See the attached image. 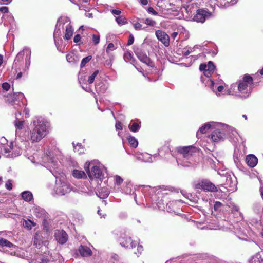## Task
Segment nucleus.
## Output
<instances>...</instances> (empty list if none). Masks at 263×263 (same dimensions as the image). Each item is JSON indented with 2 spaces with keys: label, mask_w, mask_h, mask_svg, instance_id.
<instances>
[{
  "label": "nucleus",
  "mask_w": 263,
  "mask_h": 263,
  "mask_svg": "<svg viewBox=\"0 0 263 263\" xmlns=\"http://www.w3.org/2000/svg\"><path fill=\"white\" fill-rule=\"evenodd\" d=\"M7 190L10 191L12 189V181L10 180H8L6 184H5Z\"/></svg>",
  "instance_id": "0e129e2a"
},
{
  "label": "nucleus",
  "mask_w": 263,
  "mask_h": 263,
  "mask_svg": "<svg viewBox=\"0 0 263 263\" xmlns=\"http://www.w3.org/2000/svg\"><path fill=\"white\" fill-rule=\"evenodd\" d=\"M2 87L4 90L7 91L10 89V85L9 83L5 82L2 84Z\"/></svg>",
  "instance_id": "338daca9"
},
{
  "label": "nucleus",
  "mask_w": 263,
  "mask_h": 263,
  "mask_svg": "<svg viewBox=\"0 0 263 263\" xmlns=\"http://www.w3.org/2000/svg\"><path fill=\"white\" fill-rule=\"evenodd\" d=\"M1 23H3L4 26H7V22L10 23H12L14 21V18L12 14L10 13L6 14H3L1 18Z\"/></svg>",
  "instance_id": "7c9ffc66"
},
{
  "label": "nucleus",
  "mask_w": 263,
  "mask_h": 263,
  "mask_svg": "<svg viewBox=\"0 0 263 263\" xmlns=\"http://www.w3.org/2000/svg\"><path fill=\"white\" fill-rule=\"evenodd\" d=\"M49 124L42 117H35L30 123L29 135L26 136L27 140L32 143L40 142L49 133Z\"/></svg>",
  "instance_id": "f257e3e1"
},
{
  "label": "nucleus",
  "mask_w": 263,
  "mask_h": 263,
  "mask_svg": "<svg viewBox=\"0 0 263 263\" xmlns=\"http://www.w3.org/2000/svg\"><path fill=\"white\" fill-rule=\"evenodd\" d=\"M79 251L82 256H89L92 254L91 250L89 248L82 245L79 247Z\"/></svg>",
  "instance_id": "bb28decb"
},
{
  "label": "nucleus",
  "mask_w": 263,
  "mask_h": 263,
  "mask_svg": "<svg viewBox=\"0 0 263 263\" xmlns=\"http://www.w3.org/2000/svg\"><path fill=\"white\" fill-rule=\"evenodd\" d=\"M103 58L105 60V64L110 67L112 65V61L114 59H111L109 57L106 55L105 53H103Z\"/></svg>",
  "instance_id": "603ef678"
},
{
  "label": "nucleus",
  "mask_w": 263,
  "mask_h": 263,
  "mask_svg": "<svg viewBox=\"0 0 263 263\" xmlns=\"http://www.w3.org/2000/svg\"><path fill=\"white\" fill-rule=\"evenodd\" d=\"M42 241V237L40 233L36 232L34 237V244L35 245H40V242Z\"/></svg>",
  "instance_id": "3c124183"
},
{
  "label": "nucleus",
  "mask_w": 263,
  "mask_h": 263,
  "mask_svg": "<svg viewBox=\"0 0 263 263\" xmlns=\"http://www.w3.org/2000/svg\"><path fill=\"white\" fill-rule=\"evenodd\" d=\"M72 145L75 152H77L79 154L83 153V148L81 144L78 143L75 145L74 143L73 142Z\"/></svg>",
  "instance_id": "8fccbe9b"
},
{
  "label": "nucleus",
  "mask_w": 263,
  "mask_h": 263,
  "mask_svg": "<svg viewBox=\"0 0 263 263\" xmlns=\"http://www.w3.org/2000/svg\"><path fill=\"white\" fill-rule=\"evenodd\" d=\"M119 241L122 247L126 248L132 249L136 245V243L132 240L131 237L128 236L120 237Z\"/></svg>",
  "instance_id": "a211bd4d"
},
{
  "label": "nucleus",
  "mask_w": 263,
  "mask_h": 263,
  "mask_svg": "<svg viewBox=\"0 0 263 263\" xmlns=\"http://www.w3.org/2000/svg\"><path fill=\"white\" fill-rule=\"evenodd\" d=\"M116 21L117 23V24L120 26H122L127 23V21L126 18L122 15L116 17Z\"/></svg>",
  "instance_id": "ea45409f"
},
{
  "label": "nucleus",
  "mask_w": 263,
  "mask_h": 263,
  "mask_svg": "<svg viewBox=\"0 0 263 263\" xmlns=\"http://www.w3.org/2000/svg\"><path fill=\"white\" fill-rule=\"evenodd\" d=\"M134 27L136 30H140L142 29L141 24L138 22L134 24Z\"/></svg>",
  "instance_id": "774afa93"
},
{
  "label": "nucleus",
  "mask_w": 263,
  "mask_h": 263,
  "mask_svg": "<svg viewBox=\"0 0 263 263\" xmlns=\"http://www.w3.org/2000/svg\"><path fill=\"white\" fill-rule=\"evenodd\" d=\"M21 197L26 202H30L33 199V195L30 191H25L21 193Z\"/></svg>",
  "instance_id": "72a5a7b5"
},
{
  "label": "nucleus",
  "mask_w": 263,
  "mask_h": 263,
  "mask_svg": "<svg viewBox=\"0 0 263 263\" xmlns=\"http://www.w3.org/2000/svg\"><path fill=\"white\" fill-rule=\"evenodd\" d=\"M26 51L27 52V50H24V48L23 50L20 52L18 53L17 55L16 56L14 63L15 64L17 63V62H19L21 61H22L23 59V57L24 56V52Z\"/></svg>",
  "instance_id": "a18cd8bd"
},
{
  "label": "nucleus",
  "mask_w": 263,
  "mask_h": 263,
  "mask_svg": "<svg viewBox=\"0 0 263 263\" xmlns=\"http://www.w3.org/2000/svg\"><path fill=\"white\" fill-rule=\"evenodd\" d=\"M225 187L230 191H234L236 189V179L235 177L232 178L230 175L226 176Z\"/></svg>",
  "instance_id": "aec40b11"
},
{
  "label": "nucleus",
  "mask_w": 263,
  "mask_h": 263,
  "mask_svg": "<svg viewBox=\"0 0 263 263\" xmlns=\"http://www.w3.org/2000/svg\"><path fill=\"white\" fill-rule=\"evenodd\" d=\"M0 12L3 14L9 13L8 8L6 6L1 7H0Z\"/></svg>",
  "instance_id": "69168bd1"
},
{
  "label": "nucleus",
  "mask_w": 263,
  "mask_h": 263,
  "mask_svg": "<svg viewBox=\"0 0 263 263\" xmlns=\"http://www.w3.org/2000/svg\"><path fill=\"white\" fill-rule=\"evenodd\" d=\"M98 197L101 199H105L109 196V191L106 187L101 188L96 193Z\"/></svg>",
  "instance_id": "cd10ccee"
},
{
  "label": "nucleus",
  "mask_w": 263,
  "mask_h": 263,
  "mask_svg": "<svg viewBox=\"0 0 263 263\" xmlns=\"http://www.w3.org/2000/svg\"><path fill=\"white\" fill-rule=\"evenodd\" d=\"M209 82V84L208 86L213 90V91L215 92L217 96H220V92L223 90L224 87L222 85H219L218 86H215L217 91L215 90V85L217 84L216 83H215L214 81L212 79L208 80V81Z\"/></svg>",
  "instance_id": "b1692460"
},
{
  "label": "nucleus",
  "mask_w": 263,
  "mask_h": 263,
  "mask_svg": "<svg viewBox=\"0 0 263 263\" xmlns=\"http://www.w3.org/2000/svg\"><path fill=\"white\" fill-rule=\"evenodd\" d=\"M24 50H27V54L26 56V64H25V70L29 69L30 65V57H31V50L28 48H24Z\"/></svg>",
  "instance_id": "58836bf2"
},
{
  "label": "nucleus",
  "mask_w": 263,
  "mask_h": 263,
  "mask_svg": "<svg viewBox=\"0 0 263 263\" xmlns=\"http://www.w3.org/2000/svg\"><path fill=\"white\" fill-rule=\"evenodd\" d=\"M134 155L137 160L144 162H153L155 160V158L157 156V154L152 156L147 153H141L139 152L135 153Z\"/></svg>",
  "instance_id": "4468645a"
},
{
  "label": "nucleus",
  "mask_w": 263,
  "mask_h": 263,
  "mask_svg": "<svg viewBox=\"0 0 263 263\" xmlns=\"http://www.w3.org/2000/svg\"><path fill=\"white\" fill-rule=\"evenodd\" d=\"M240 82L252 85L253 84V79L250 75L246 74L244 76L242 80L240 81Z\"/></svg>",
  "instance_id": "37998d69"
},
{
  "label": "nucleus",
  "mask_w": 263,
  "mask_h": 263,
  "mask_svg": "<svg viewBox=\"0 0 263 263\" xmlns=\"http://www.w3.org/2000/svg\"><path fill=\"white\" fill-rule=\"evenodd\" d=\"M217 125V127L209 135V138L215 142L222 141L226 138V131L223 129L225 124L218 123Z\"/></svg>",
  "instance_id": "6e6552de"
},
{
  "label": "nucleus",
  "mask_w": 263,
  "mask_h": 263,
  "mask_svg": "<svg viewBox=\"0 0 263 263\" xmlns=\"http://www.w3.org/2000/svg\"><path fill=\"white\" fill-rule=\"evenodd\" d=\"M194 147L190 146H185L183 147H179L178 148V152L179 153V156L177 158V162L178 164H181L183 166H187V165L181 163L180 160L181 159H184V160H187L191 156L192 152V150Z\"/></svg>",
  "instance_id": "9d476101"
},
{
  "label": "nucleus",
  "mask_w": 263,
  "mask_h": 263,
  "mask_svg": "<svg viewBox=\"0 0 263 263\" xmlns=\"http://www.w3.org/2000/svg\"><path fill=\"white\" fill-rule=\"evenodd\" d=\"M191 53V51L189 49H187V48H184L183 49H178L177 50V53L180 55L183 56H187Z\"/></svg>",
  "instance_id": "c03bdc74"
},
{
  "label": "nucleus",
  "mask_w": 263,
  "mask_h": 263,
  "mask_svg": "<svg viewBox=\"0 0 263 263\" xmlns=\"http://www.w3.org/2000/svg\"><path fill=\"white\" fill-rule=\"evenodd\" d=\"M64 30H65L64 38L67 40H69L73 34V29L70 25V19L66 16L61 17L59 18L53 33L54 43L59 51H61V50L59 49L58 41L61 40L60 36L62 32H64Z\"/></svg>",
  "instance_id": "7ed1b4c3"
},
{
  "label": "nucleus",
  "mask_w": 263,
  "mask_h": 263,
  "mask_svg": "<svg viewBox=\"0 0 263 263\" xmlns=\"http://www.w3.org/2000/svg\"><path fill=\"white\" fill-rule=\"evenodd\" d=\"M13 148V143L11 142L10 145H4L3 146H0V151L3 149L4 153L7 154L11 152Z\"/></svg>",
  "instance_id": "de8ad7c7"
},
{
  "label": "nucleus",
  "mask_w": 263,
  "mask_h": 263,
  "mask_svg": "<svg viewBox=\"0 0 263 263\" xmlns=\"http://www.w3.org/2000/svg\"><path fill=\"white\" fill-rule=\"evenodd\" d=\"M156 36L158 40L161 41L165 47L170 45V37L165 32L162 30H157L155 32Z\"/></svg>",
  "instance_id": "6ab92c4d"
},
{
  "label": "nucleus",
  "mask_w": 263,
  "mask_h": 263,
  "mask_svg": "<svg viewBox=\"0 0 263 263\" xmlns=\"http://www.w3.org/2000/svg\"><path fill=\"white\" fill-rule=\"evenodd\" d=\"M203 71H204V76L208 78V80L206 81L205 85L208 86V85L209 84V82L208 81V80L210 79L209 77H210L211 74L213 73V72H210L209 71V70H203Z\"/></svg>",
  "instance_id": "bf43d9fd"
},
{
  "label": "nucleus",
  "mask_w": 263,
  "mask_h": 263,
  "mask_svg": "<svg viewBox=\"0 0 263 263\" xmlns=\"http://www.w3.org/2000/svg\"><path fill=\"white\" fill-rule=\"evenodd\" d=\"M249 263H263V258L259 253H257L251 257Z\"/></svg>",
  "instance_id": "e433bc0d"
},
{
  "label": "nucleus",
  "mask_w": 263,
  "mask_h": 263,
  "mask_svg": "<svg viewBox=\"0 0 263 263\" xmlns=\"http://www.w3.org/2000/svg\"><path fill=\"white\" fill-rule=\"evenodd\" d=\"M99 73V70H97L93 72V73L89 77L88 82L89 84H92L95 80V78Z\"/></svg>",
  "instance_id": "5fc2aeb1"
},
{
  "label": "nucleus",
  "mask_w": 263,
  "mask_h": 263,
  "mask_svg": "<svg viewBox=\"0 0 263 263\" xmlns=\"http://www.w3.org/2000/svg\"><path fill=\"white\" fill-rule=\"evenodd\" d=\"M144 23L146 25L151 26H154L156 24V23L155 21H154L152 19H150V18H146L145 20Z\"/></svg>",
  "instance_id": "052dcab7"
},
{
  "label": "nucleus",
  "mask_w": 263,
  "mask_h": 263,
  "mask_svg": "<svg viewBox=\"0 0 263 263\" xmlns=\"http://www.w3.org/2000/svg\"><path fill=\"white\" fill-rule=\"evenodd\" d=\"M227 205L224 204L219 202V201H215L214 202V209L215 211L218 212H220L221 211H224V210H226Z\"/></svg>",
  "instance_id": "f704fd0d"
},
{
  "label": "nucleus",
  "mask_w": 263,
  "mask_h": 263,
  "mask_svg": "<svg viewBox=\"0 0 263 263\" xmlns=\"http://www.w3.org/2000/svg\"><path fill=\"white\" fill-rule=\"evenodd\" d=\"M54 263H64L63 257L61 255L59 254H56L54 255Z\"/></svg>",
  "instance_id": "13d9d810"
},
{
  "label": "nucleus",
  "mask_w": 263,
  "mask_h": 263,
  "mask_svg": "<svg viewBox=\"0 0 263 263\" xmlns=\"http://www.w3.org/2000/svg\"><path fill=\"white\" fill-rule=\"evenodd\" d=\"M200 187L205 191L216 192L218 191L217 187L211 181L208 180H203L199 183Z\"/></svg>",
  "instance_id": "2eb2a0df"
},
{
  "label": "nucleus",
  "mask_w": 263,
  "mask_h": 263,
  "mask_svg": "<svg viewBox=\"0 0 263 263\" xmlns=\"http://www.w3.org/2000/svg\"><path fill=\"white\" fill-rule=\"evenodd\" d=\"M23 224L25 228H26L28 230H30L33 227L35 226V223L32 222L31 220L28 219L25 220L23 223Z\"/></svg>",
  "instance_id": "79ce46f5"
},
{
  "label": "nucleus",
  "mask_w": 263,
  "mask_h": 263,
  "mask_svg": "<svg viewBox=\"0 0 263 263\" xmlns=\"http://www.w3.org/2000/svg\"><path fill=\"white\" fill-rule=\"evenodd\" d=\"M100 35H92V41L94 45H97L100 42Z\"/></svg>",
  "instance_id": "680f3d73"
},
{
  "label": "nucleus",
  "mask_w": 263,
  "mask_h": 263,
  "mask_svg": "<svg viewBox=\"0 0 263 263\" xmlns=\"http://www.w3.org/2000/svg\"><path fill=\"white\" fill-rule=\"evenodd\" d=\"M149 193L152 194V199L156 202L160 198V200L157 202L158 208L162 210H166L168 212H174L179 213L180 209L179 203L181 200H173L166 203L165 206L164 204V198L165 195H168L169 193L166 189L161 187L158 188L148 187Z\"/></svg>",
  "instance_id": "f03ea898"
},
{
  "label": "nucleus",
  "mask_w": 263,
  "mask_h": 263,
  "mask_svg": "<svg viewBox=\"0 0 263 263\" xmlns=\"http://www.w3.org/2000/svg\"><path fill=\"white\" fill-rule=\"evenodd\" d=\"M115 183L117 185H120L123 181V179L118 175H116L114 177Z\"/></svg>",
  "instance_id": "6e6d98bb"
},
{
  "label": "nucleus",
  "mask_w": 263,
  "mask_h": 263,
  "mask_svg": "<svg viewBox=\"0 0 263 263\" xmlns=\"http://www.w3.org/2000/svg\"><path fill=\"white\" fill-rule=\"evenodd\" d=\"M76 57L73 53H69L66 55V60L69 63H75L77 62Z\"/></svg>",
  "instance_id": "49530a36"
},
{
  "label": "nucleus",
  "mask_w": 263,
  "mask_h": 263,
  "mask_svg": "<svg viewBox=\"0 0 263 263\" xmlns=\"http://www.w3.org/2000/svg\"><path fill=\"white\" fill-rule=\"evenodd\" d=\"M207 12L202 9L198 10L197 13L194 16L193 20L197 22L203 23L207 16Z\"/></svg>",
  "instance_id": "4be33fe9"
},
{
  "label": "nucleus",
  "mask_w": 263,
  "mask_h": 263,
  "mask_svg": "<svg viewBox=\"0 0 263 263\" xmlns=\"http://www.w3.org/2000/svg\"><path fill=\"white\" fill-rule=\"evenodd\" d=\"M14 246H15L12 243L7 239L3 238H0V247L3 248H11Z\"/></svg>",
  "instance_id": "473e14b6"
},
{
  "label": "nucleus",
  "mask_w": 263,
  "mask_h": 263,
  "mask_svg": "<svg viewBox=\"0 0 263 263\" xmlns=\"http://www.w3.org/2000/svg\"><path fill=\"white\" fill-rule=\"evenodd\" d=\"M124 58L125 60H131L133 58V55L128 51L124 53Z\"/></svg>",
  "instance_id": "e2e57ef3"
},
{
  "label": "nucleus",
  "mask_w": 263,
  "mask_h": 263,
  "mask_svg": "<svg viewBox=\"0 0 263 263\" xmlns=\"http://www.w3.org/2000/svg\"><path fill=\"white\" fill-rule=\"evenodd\" d=\"M128 140L129 144L133 147L136 148L138 146V142L135 137L133 136H129L128 138Z\"/></svg>",
  "instance_id": "a19ab883"
},
{
  "label": "nucleus",
  "mask_w": 263,
  "mask_h": 263,
  "mask_svg": "<svg viewBox=\"0 0 263 263\" xmlns=\"http://www.w3.org/2000/svg\"><path fill=\"white\" fill-rule=\"evenodd\" d=\"M246 161L248 166L254 167L257 164L258 159L254 155L250 154L246 156Z\"/></svg>",
  "instance_id": "5701e85b"
},
{
  "label": "nucleus",
  "mask_w": 263,
  "mask_h": 263,
  "mask_svg": "<svg viewBox=\"0 0 263 263\" xmlns=\"http://www.w3.org/2000/svg\"><path fill=\"white\" fill-rule=\"evenodd\" d=\"M54 237L57 241L60 244H64L68 240V235L65 231L62 230H57L54 232Z\"/></svg>",
  "instance_id": "dca6fc26"
},
{
  "label": "nucleus",
  "mask_w": 263,
  "mask_h": 263,
  "mask_svg": "<svg viewBox=\"0 0 263 263\" xmlns=\"http://www.w3.org/2000/svg\"><path fill=\"white\" fill-rule=\"evenodd\" d=\"M93 161L86 162L84 165L85 170L90 180L98 179L102 180L104 178V173L101 170V167L103 166H101L100 164L95 165Z\"/></svg>",
  "instance_id": "39448f33"
},
{
  "label": "nucleus",
  "mask_w": 263,
  "mask_h": 263,
  "mask_svg": "<svg viewBox=\"0 0 263 263\" xmlns=\"http://www.w3.org/2000/svg\"><path fill=\"white\" fill-rule=\"evenodd\" d=\"M108 88V85L106 83L100 82L96 85V90L98 93H104Z\"/></svg>",
  "instance_id": "393cba45"
},
{
  "label": "nucleus",
  "mask_w": 263,
  "mask_h": 263,
  "mask_svg": "<svg viewBox=\"0 0 263 263\" xmlns=\"http://www.w3.org/2000/svg\"><path fill=\"white\" fill-rule=\"evenodd\" d=\"M237 87L238 91L240 93H241L240 96L241 98H246L250 96L251 92L252 85H250L249 84L239 82Z\"/></svg>",
  "instance_id": "ddd939ff"
},
{
  "label": "nucleus",
  "mask_w": 263,
  "mask_h": 263,
  "mask_svg": "<svg viewBox=\"0 0 263 263\" xmlns=\"http://www.w3.org/2000/svg\"><path fill=\"white\" fill-rule=\"evenodd\" d=\"M5 97L6 101L12 104V105L17 111L20 110L25 105L22 102V100L25 98V96L22 92L9 93Z\"/></svg>",
  "instance_id": "0eeeda50"
},
{
  "label": "nucleus",
  "mask_w": 263,
  "mask_h": 263,
  "mask_svg": "<svg viewBox=\"0 0 263 263\" xmlns=\"http://www.w3.org/2000/svg\"><path fill=\"white\" fill-rule=\"evenodd\" d=\"M116 49V48L113 43H109L106 49V53H105V55L109 57L111 59H114V55L112 53V51L115 50Z\"/></svg>",
  "instance_id": "c756f323"
},
{
  "label": "nucleus",
  "mask_w": 263,
  "mask_h": 263,
  "mask_svg": "<svg viewBox=\"0 0 263 263\" xmlns=\"http://www.w3.org/2000/svg\"><path fill=\"white\" fill-rule=\"evenodd\" d=\"M211 127V125L210 123H206L203 126H202L199 130L196 133V136L198 138H199L200 135L201 134L205 133L208 129H209Z\"/></svg>",
  "instance_id": "c9c22d12"
},
{
  "label": "nucleus",
  "mask_w": 263,
  "mask_h": 263,
  "mask_svg": "<svg viewBox=\"0 0 263 263\" xmlns=\"http://www.w3.org/2000/svg\"><path fill=\"white\" fill-rule=\"evenodd\" d=\"M21 115L20 110L15 114L16 119L14 122L16 128L15 135H16V142L18 143V141H21L22 144L19 143L15 144V147L18 149L15 151V155H20L22 153V149L23 148V145L25 144L24 141L27 140L26 136H25V132L22 131L24 127V120H21L20 116Z\"/></svg>",
  "instance_id": "20e7f679"
},
{
  "label": "nucleus",
  "mask_w": 263,
  "mask_h": 263,
  "mask_svg": "<svg viewBox=\"0 0 263 263\" xmlns=\"http://www.w3.org/2000/svg\"><path fill=\"white\" fill-rule=\"evenodd\" d=\"M54 255L48 258L45 255L39 254H35L29 260L30 263H54Z\"/></svg>",
  "instance_id": "f8f14e48"
},
{
  "label": "nucleus",
  "mask_w": 263,
  "mask_h": 263,
  "mask_svg": "<svg viewBox=\"0 0 263 263\" xmlns=\"http://www.w3.org/2000/svg\"><path fill=\"white\" fill-rule=\"evenodd\" d=\"M254 211L260 215L263 212V208L260 205H256L254 208Z\"/></svg>",
  "instance_id": "4d7b16f0"
},
{
  "label": "nucleus",
  "mask_w": 263,
  "mask_h": 263,
  "mask_svg": "<svg viewBox=\"0 0 263 263\" xmlns=\"http://www.w3.org/2000/svg\"><path fill=\"white\" fill-rule=\"evenodd\" d=\"M62 157L63 156L60 154H57L55 157L52 156V155L50 153V155L45 159V160H47V162H46L47 167L56 178L58 177V174L60 173V167L61 164L63 163L62 159Z\"/></svg>",
  "instance_id": "423d86ee"
},
{
  "label": "nucleus",
  "mask_w": 263,
  "mask_h": 263,
  "mask_svg": "<svg viewBox=\"0 0 263 263\" xmlns=\"http://www.w3.org/2000/svg\"><path fill=\"white\" fill-rule=\"evenodd\" d=\"M72 190L70 184L67 182L56 181L54 191L58 195H64L69 193Z\"/></svg>",
  "instance_id": "1a4fd4ad"
},
{
  "label": "nucleus",
  "mask_w": 263,
  "mask_h": 263,
  "mask_svg": "<svg viewBox=\"0 0 263 263\" xmlns=\"http://www.w3.org/2000/svg\"><path fill=\"white\" fill-rule=\"evenodd\" d=\"M31 212L36 217L45 218L47 216V213L44 209L35 205L32 208Z\"/></svg>",
  "instance_id": "412c9836"
},
{
  "label": "nucleus",
  "mask_w": 263,
  "mask_h": 263,
  "mask_svg": "<svg viewBox=\"0 0 263 263\" xmlns=\"http://www.w3.org/2000/svg\"><path fill=\"white\" fill-rule=\"evenodd\" d=\"M134 51L137 58L142 62L147 65L149 64L150 59L141 48L134 46Z\"/></svg>",
  "instance_id": "f3484780"
},
{
  "label": "nucleus",
  "mask_w": 263,
  "mask_h": 263,
  "mask_svg": "<svg viewBox=\"0 0 263 263\" xmlns=\"http://www.w3.org/2000/svg\"><path fill=\"white\" fill-rule=\"evenodd\" d=\"M122 191L125 194H131L134 192L135 189L133 188V184L130 182H126L125 183V186L122 189Z\"/></svg>",
  "instance_id": "c85d7f7f"
},
{
  "label": "nucleus",
  "mask_w": 263,
  "mask_h": 263,
  "mask_svg": "<svg viewBox=\"0 0 263 263\" xmlns=\"http://www.w3.org/2000/svg\"><path fill=\"white\" fill-rule=\"evenodd\" d=\"M140 123H138L133 121H131L129 125V128L130 131L135 133L137 132L140 129Z\"/></svg>",
  "instance_id": "4c0bfd02"
},
{
  "label": "nucleus",
  "mask_w": 263,
  "mask_h": 263,
  "mask_svg": "<svg viewBox=\"0 0 263 263\" xmlns=\"http://www.w3.org/2000/svg\"><path fill=\"white\" fill-rule=\"evenodd\" d=\"M92 59L91 55H88L82 59L81 62L80 66L81 68L84 67L86 63L89 62Z\"/></svg>",
  "instance_id": "864d4df0"
},
{
  "label": "nucleus",
  "mask_w": 263,
  "mask_h": 263,
  "mask_svg": "<svg viewBox=\"0 0 263 263\" xmlns=\"http://www.w3.org/2000/svg\"><path fill=\"white\" fill-rule=\"evenodd\" d=\"M215 69V66L214 65V63L211 61H209L207 64H201L199 67V69L201 71H202L203 70H209V71L210 72H214Z\"/></svg>",
  "instance_id": "a878e982"
},
{
  "label": "nucleus",
  "mask_w": 263,
  "mask_h": 263,
  "mask_svg": "<svg viewBox=\"0 0 263 263\" xmlns=\"http://www.w3.org/2000/svg\"><path fill=\"white\" fill-rule=\"evenodd\" d=\"M73 176L77 179L86 178L87 177L85 173L81 170L74 169L72 171Z\"/></svg>",
  "instance_id": "2f4dec72"
},
{
  "label": "nucleus",
  "mask_w": 263,
  "mask_h": 263,
  "mask_svg": "<svg viewBox=\"0 0 263 263\" xmlns=\"http://www.w3.org/2000/svg\"><path fill=\"white\" fill-rule=\"evenodd\" d=\"M223 129L226 131V138H228L234 143L239 142L241 139L237 132L233 127L225 124Z\"/></svg>",
  "instance_id": "9b49d317"
},
{
  "label": "nucleus",
  "mask_w": 263,
  "mask_h": 263,
  "mask_svg": "<svg viewBox=\"0 0 263 263\" xmlns=\"http://www.w3.org/2000/svg\"><path fill=\"white\" fill-rule=\"evenodd\" d=\"M229 208H231V211L232 213L234 214H235L237 216H241V213L240 212L239 210V208L234 204H232L231 206H229Z\"/></svg>",
  "instance_id": "09e8293b"
}]
</instances>
